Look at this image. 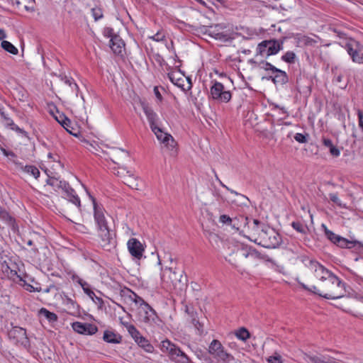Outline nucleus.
<instances>
[{"mask_svg": "<svg viewBox=\"0 0 363 363\" xmlns=\"http://www.w3.org/2000/svg\"><path fill=\"white\" fill-rule=\"evenodd\" d=\"M192 325L194 326L196 333L199 335H202L204 333V326L202 323L199 321V319H193Z\"/></svg>", "mask_w": 363, "mask_h": 363, "instance_id": "44", "label": "nucleus"}, {"mask_svg": "<svg viewBox=\"0 0 363 363\" xmlns=\"http://www.w3.org/2000/svg\"><path fill=\"white\" fill-rule=\"evenodd\" d=\"M0 220L3 222L13 233H17L19 230L16 219L13 213L5 207L0 205Z\"/></svg>", "mask_w": 363, "mask_h": 363, "instance_id": "13", "label": "nucleus"}, {"mask_svg": "<svg viewBox=\"0 0 363 363\" xmlns=\"http://www.w3.org/2000/svg\"><path fill=\"white\" fill-rule=\"evenodd\" d=\"M301 261L307 268L314 272L315 276L321 281H324L327 279L336 281L335 274L326 269L316 260L307 257H303Z\"/></svg>", "mask_w": 363, "mask_h": 363, "instance_id": "5", "label": "nucleus"}, {"mask_svg": "<svg viewBox=\"0 0 363 363\" xmlns=\"http://www.w3.org/2000/svg\"><path fill=\"white\" fill-rule=\"evenodd\" d=\"M72 280L76 281L79 284H80L82 289L88 286V284L84 280H82L81 278H79L77 275H73Z\"/></svg>", "mask_w": 363, "mask_h": 363, "instance_id": "58", "label": "nucleus"}, {"mask_svg": "<svg viewBox=\"0 0 363 363\" xmlns=\"http://www.w3.org/2000/svg\"><path fill=\"white\" fill-rule=\"evenodd\" d=\"M38 314L40 316H44L50 323L56 322L58 317L56 313L48 311L45 308H42L39 310Z\"/></svg>", "mask_w": 363, "mask_h": 363, "instance_id": "30", "label": "nucleus"}, {"mask_svg": "<svg viewBox=\"0 0 363 363\" xmlns=\"http://www.w3.org/2000/svg\"><path fill=\"white\" fill-rule=\"evenodd\" d=\"M267 362L268 363H284L281 355L277 353H275L274 355L269 357Z\"/></svg>", "mask_w": 363, "mask_h": 363, "instance_id": "48", "label": "nucleus"}, {"mask_svg": "<svg viewBox=\"0 0 363 363\" xmlns=\"http://www.w3.org/2000/svg\"><path fill=\"white\" fill-rule=\"evenodd\" d=\"M144 113L150 123V128L152 129L154 126H157L156 122L157 119V113L148 106H143Z\"/></svg>", "mask_w": 363, "mask_h": 363, "instance_id": "25", "label": "nucleus"}, {"mask_svg": "<svg viewBox=\"0 0 363 363\" xmlns=\"http://www.w3.org/2000/svg\"><path fill=\"white\" fill-rule=\"evenodd\" d=\"M71 121L69 120V123L67 122V121H64L63 123H62V126L69 133H70L71 135H73L74 136H77V133H73L72 131H69V128H71Z\"/></svg>", "mask_w": 363, "mask_h": 363, "instance_id": "62", "label": "nucleus"}, {"mask_svg": "<svg viewBox=\"0 0 363 363\" xmlns=\"http://www.w3.org/2000/svg\"><path fill=\"white\" fill-rule=\"evenodd\" d=\"M121 170L118 173L123 178V182L132 189H139V177H135L131 170H126L125 168H122Z\"/></svg>", "mask_w": 363, "mask_h": 363, "instance_id": "16", "label": "nucleus"}, {"mask_svg": "<svg viewBox=\"0 0 363 363\" xmlns=\"http://www.w3.org/2000/svg\"><path fill=\"white\" fill-rule=\"evenodd\" d=\"M167 75H168V78L169 79V80L174 84H175L176 86H177L182 88L183 90H184V88L183 87L184 80L181 76H179L174 72H170L168 73Z\"/></svg>", "mask_w": 363, "mask_h": 363, "instance_id": "31", "label": "nucleus"}, {"mask_svg": "<svg viewBox=\"0 0 363 363\" xmlns=\"http://www.w3.org/2000/svg\"><path fill=\"white\" fill-rule=\"evenodd\" d=\"M179 357L181 358V360L177 361L179 363H194L186 353L184 357Z\"/></svg>", "mask_w": 363, "mask_h": 363, "instance_id": "64", "label": "nucleus"}, {"mask_svg": "<svg viewBox=\"0 0 363 363\" xmlns=\"http://www.w3.org/2000/svg\"><path fill=\"white\" fill-rule=\"evenodd\" d=\"M213 84L210 93L213 100L220 103H228L232 98V94L230 91H225L224 86L222 83L216 80L211 81Z\"/></svg>", "mask_w": 363, "mask_h": 363, "instance_id": "10", "label": "nucleus"}, {"mask_svg": "<svg viewBox=\"0 0 363 363\" xmlns=\"http://www.w3.org/2000/svg\"><path fill=\"white\" fill-rule=\"evenodd\" d=\"M130 294L128 296L129 299L134 302L136 305L138 306V307H141L144 306L145 304L147 303L145 300L138 296L136 293L133 292L131 290H129Z\"/></svg>", "mask_w": 363, "mask_h": 363, "instance_id": "32", "label": "nucleus"}, {"mask_svg": "<svg viewBox=\"0 0 363 363\" xmlns=\"http://www.w3.org/2000/svg\"><path fill=\"white\" fill-rule=\"evenodd\" d=\"M336 280L325 279L321 285L322 292L320 296L325 299H337L345 296L347 284L335 274Z\"/></svg>", "mask_w": 363, "mask_h": 363, "instance_id": "3", "label": "nucleus"}, {"mask_svg": "<svg viewBox=\"0 0 363 363\" xmlns=\"http://www.w3.org/2000/svg\"><path fill=\"white\" fill-rule=\"evenodd\" d=\"M259 67L262 69H264L265 72H267V74H269L268 76H274L276 75V72L272 71V69H270L271 67L272 68H274V67H276L275 66H274L273 65H272L270 62H268L267 61H264V60H262L259 62Z\"/></svg>", "mask_w": 363, "mask_h": 363, "instance_id": "34", "label": "nucleus"}, {"mask_svg": "<svg viewBox=\"0 0 363 363\" xmlns=\"http://www.w3.org/2000/svg\"><path fill=\"white\" fill-rule=\"evenodd\" d=\"M248 218L240 216L239 217H235L232 219V223H230V226L232 228L235 229L236 230H239L242 226L245 228L248 225Z\"/></svg>", "mask_w": 363, "mask_h": 363, "instance_id": "26", "label": "nucleus"}, {"mask_svg": "<svg viewBox=\"0 0 363 363\" xmlns=\"http://www.w3.org/2000/svg\"><path fill=\"white\" fill-rule=\"evenodd\" d=\"M300 42L304 46H308H308L314 47L317 43V41L315 40H314L313 38H312L311 37L306 36V35H303V37H301L300 38Z\"/></svg>", "mask_w": 363, "mask_h": 363, "instance_id": "41", "label": "nucleus"}, {"mask_svg": "<svg viewBox=\"0 0 363 363\" xmlns=\"http://www.w3.org/2000/svg\"><path fill=\"white\" fill-rule=\"evenodd\" d=\"M296 55L293 51H287L281 57V60L289 64H294L295 62Z\"/></svg>", "mask_w": 363, "mask_h": 363, "instance_id": "36", "label": "nucleus"}, {"mask_svg": "<svg viewBox=\"0 0 363 363\" xmlns=\"http://www.w3.org/2000/svg\"><path fill=\"white\" fill-rule=\"evenodd\" d=\"M291 226L297 232L301 233L304 235L307 234V233L308 231V228L307 225L299 222V221L292 222Z\"/></svg>", "mask_w": 363, "mask_h": 363, "instance_id": "35", "label": "nucleus"}, {"mask_svg": "<svg viewBox=\"0 0 363 363\" xmlns=\"http://www.w3.org/2000/svg\"><path fill=\"white\" fill-rule=\"evenodd\" d=\"M110 48L116 55H122L125 48V43L121 38L117 35L113 39H110Z\"/></svg>", "mask_w": 363, "mask_h": 363, "instance_id": "22", "label": "nucleus"}, {"mask_svg": "<svg viewBox=\"0 0 363 363\" xmlns=\"http://www.w3.org/2000/svg\"><path fill=\"white\" fill-rule=\"evenodd\" d=\"M152 131L155 133L158 140H160L164 147L170 151L171 156H176L177 154V143L173 137L167 133H164L160 127L154 126Z\"/></svg>", "mask_w": 363, "mask_h": 363, "instance_id": "9", "label": "nucleus"}, {"mask_svg": "<svg viewBox=\"0 0 363 363\" xmlns=\"http://www.w3.org/2000/svg\"><path fill=\"white\" fill-rule=\"evenodd\" d=\"M303 359L308 363H333L335 359L328 355H314L312 354L304 353Z\"/></svg>", "mask_w": 363, "mask_h": 363, "instance_id": "19", "label": "nucleus"}, {"mask_svg": "<svg viewBox=\"0 0 363 363\" xmlns=\"http://www.w3.org/2000/svg\"><path fill=\"white\" fill-rule=\"evenodd\" d=\"M90 197L93 203L94 222L101 240L100 244L104 249L110 250L111 247H114L116 245V241L111 233L108 221V218L110 216L105 215V209L97 203L93 196H90Z\"/></svg>", "mask_w": 363, "mask_h": 363, "instance_id": "1", "label": "nucleus"}, {"mask_svg": "<svg viewBox=\"0 0 363 363\" xmlns=\"http://www.w3.org/2000/svg\"><path fill=\"white\" fill-rule=\"evenodd\" d=\"M63 191L65 193L66 196L69 198L72 197V195L76 194L75 191L74 189H72L70 185L69 184V187L64 189Z\"/></svg>", "mask_w": 363, "mask_h": 363, "instance_id": "60", "label": "nucleus"}, {"mask_svg": "<svg viewBox=\"0 0 363 363\" xmlns=\"http://www.w3.org/2000/svg\"><path fill=\"white\" fill-rule=\"evenodd\" d=\"M59 77L62 82L69 86H72V84H74V79L71 77H68L65 74H60Z\"/></svg>", "mask_w": 363, "mask_h": 363, "instance_id": "51", "label": "nucleus"}, {"mask_svg": "<svg viewBox=\"0 0 363 363\" xmlns=\"http://www.w3.org/2000/svg\"><path fill=\"white\" fill-rule=\"evenodd\" d=\"M257 253H258V252L255 249L250 248L249 250H245V249L242 250V255L245 257H247L250 255H256Z\"/></svg>", "mask_w": 363, "mask_h": 363, "instance_id": "59", "label": "nucleus"}, {"mask_svg": "<svg viewBox=\"0 0 363 363\" xmlns=\"http://www.w3.org/2000/svg\"><path fill=\"white\" fill-rule=\"evenodd\" d=\"M321 227L324 230V234L330 242L341 248L352 249L358 246L363 250V243L357 240H349L339 235L335 234L329 230L325 224H322Z\"/></svg>", "mask_w": 363, "mask_h": 363, "instance_id": "4", "label": "nucleus"}, {"mask_svg": "<svg viewBox=\"0 0 363 363\" xmlns=\"http://www.w3.org/2000/svg\"><path fill=\"white\" fill-rule=\"evenodd\" d=\"M272 70L276 72V75L267 76L266 79L272 81L276 86H284L289 82V76L285 71L277 67H274Z\"/></svg>", "mask_w": 363, "mask_h": 363, "instance_id": "17", "label": "nucleus"}, {"mask_svg": "<svg viewBox=\"0 0 363 363\" xmlns=\"http://www.w3.org/2000/svg\"><path fill=\"white\" fill-rule=\"evenodd\" d=\"M283 40H265L259 43L256 49V55L267 58L277 54L283 49Z\"/></svg>", "mask_w": 363, "mask_h": 363, "instance_id": "6", "label": "nucleus"}, {"mask_svg": "<svg viewBox=\"0 0 363 363\" xmlns=\"http://www.w3.org/2000/svg\"><path fill=\"white\" fill-rule=\"evenodd\" d=\"M295 89L299 94H310L311 93V85L308 79L299 75L296 77L295 83Z\"/></svg>", "mask_w": 363, "mask_h": 363, "instance_id": "20", "label": "nucleus"}, {"mask_svg": "<svg viewBox=\"0 0 363 363\" xmlns=\"http://www.w3.org/2000/svg\"><path fill=\"white\" fill-rule=\"evenodd\" d=\"M19 277V281L23 282V286L25 287L26 290L30 291V292H40L42 291V289L40 286H34L31 284L26 282V280L23 279L22 277L18 276Z\"/></svg>", "mask_w": 363, "mask_h": 363, "instance_id": "38", "label": "nucleus"}, {"mask_svg": "<svg viewBox=\"0 0 363 363\" xmlns=\"http://www.w3.org/2000/svg\"><path fill=\"white\" fill-rule=\"evenodd\" d=\"M73 330L79 334L93 335L98 331V327L92 323L76 321L72 323Z\"/></svg>", "mask_w": 363, "mask_h": 363, "instance_id": "14", "label": "nucleus"}, {"mask_svg": "<svg viewBox=\"0 0 363 363\" xmlns=\"http://www.w3.org/2000/svg\"><path fill=\"white\" fill-rule=\"evenodd\" d=\"M238 35V34L237 33L227 27V28H224V30L220 33H214V37H213V38L221 43H225L232 42L236 38Z\"/></svg>", "mask_w": 363, "mask_h": 363, "instance_id": "18", "label": "nucleus"}, {"mask_svg": "<svg viewBox=\"0 0 363 363\" xmlns=\"http://www.w3.org/2000/svg\"><path fill=\"white\" fill-rule=\"evenodd\" d=\"M169 356V358L172 361L177 362V357H184L185 352H184L178 346L176 345H174L172 348L169 350V352L167 353Z\"/></svg>", "mask_w": 363, "mask_h": 363, "instance_id": "29", "label": "nucleus"}, {"mask_svg": "<svg viewBox=\"0 0 363 363\" xmlns=\"http://www.w3.org/2000/svg\"><path fill=\"white\" fill-rule=\"evenodd\" d=\"M136 343L139 347L148 353H152L155 350L153 345L144 336L140 337V339L136 342Z\"/></svg>", "mask_w": 363, "mask_h": 363, "instance_id": "28", "label": "nucleus"}, {"mask_svg": "<svg viewBox=\"0 0 363 363\" xmlns=\"http://www.w3.org/2000/svg\"><path fill=\"white\" fill-rule=\"evenodd\" d=\"M357 116L359 119V126L363 132V111L361 110H358Z\"/></svg>", "mask_w": 363, "mask_h": 363, "instance_id": "63", "label": "nucleus"}, {"mask_svg": "<svg viewBox=\"0 0 363 363\" xmlns=\"http://www.w3.org/2000/svg\"><path fill=\"white\" fill-rule=\"evenodd\" d=\"M253 235H257L254 242L265 248H276L281 243V237L270 226L261 223L257 219L253 220L252 227Z\"/></svg>", "mask_w": 363, "mask_h": 363, "instance_id": "2", "label": "nucleus"}, {"mask_svg": "<svg viewBox=\"0 0 363 363\" xmlns=\"http://www.w3.org/2000/svg\"><path fill=\"white\" fill-rule=\"evenodd\" d=\"M294 138L295 140L299 143H308L309 135L308 133L303 134L297 133Z\"/></svg>", "mask_w": 363, "mask_h": 363, "instance_id": "46", "label": "nucleus"}, {"mask_svg": "<svg viewBox=\"0 0 363 363\" xmlns=\"http://www.w3.org/2000/svg\"><path fill=\"white\" fill-rule=\"evenodd\" d=\"M68 200L80 208L81 201L77 194L72 195V196L69 198Z\"/></svg>", "mask_w": 363, "mask_h": 363, "instance_id": "56", "label": "nucleus"}, {"mask_svg": "<svg viewBox=\"0 0 363 363\" xmlns=\"http://www.w3.org/2000/svg\"><path fill=\"white\" fill-rule=\"evenodd\" d=\"M174 344L170 342L169 340H164L161 342L160 350L162 352H169V350L173 347Z\"/></svg>", "mask_w": 363, "mask_h": 363, "instance_id": "47", "label": "nucleus"}, {"mask_svg": "<svg viewBox=\"0 0 363 363\" xmlns=\"http://www.w3.org/2000/svg\"><path fill=\"white\" fill-rule=\"evenodd\" d=\"M208 354L213 356L214 358L225 363H230L234 360V357L227 352L221 342L218 340H213L208 346Z\"/></svg>", "mask_w": 363, "mask_h": 363, "instance_id": "8", "label": "nucleus"}, {"mask_svg": "<svg viewBox=\"0 0 363 363\" xmlns=\"http://www.w3.org/2000/svg\"><path fill=\"white\" fill-rule=\"evenodd\" d=\"M84 291L85 294H86L90 298H91L92 299H94V296L96 297V300L99 301V302H103V300L101 298H99V297H97L95 294V293L91 291L89 287L88 286H85L84 289H83Z\"/></svg>", "mask_w": 363, "mask_h": 363, "instance_id": "52", "label": "nucleus"}, {"mask_svg": "<svg viewBox=\"0 0 363 363\" xmlns=\"http://www.w3.org/2000/svg\"><path fill=\"white\" fill-rule=\"evenodd\" d=\"M342 47L353 62L363 64V45L354 39H349Z\"/></svg>", "mask_w": 363, "mask_h": 363, "instance_id": "7", "label": "nucleus"}, {"mask_svg": "<svg viewBox=\"0 0 363 363\" xmlns=\"http://www.w3.org/2000/svg\"><path fill=\"white\" fill-rule=\"evenodd\" d=\"M236 337L241 340H246L250 337V333L245 328H240L236 333Z\"/></svg>", "mask_w": 363, "mask_h": 363, "instance_id": "43", "label": "nucleus"}, {"mask_svg": "<svg viewBox=\"0 0 363 363\" xmlns=\"http://www.w3.org/2000/svg\"><path fill=\"white\" fill-rule=\"evenodd\" d=\"M123 340L122 335L113 330H106L104 332L103 340L110 344H120Z\"/></svg>", "mask_w": 363, "mask_h": 363, "instance_id": "21", "label": "nucleus"}, {"mask_svg": "<svg viewBox=\"0 0 363 363\" xmlns=\"http://www.w3.org/2000/svg\"><path fill=\"white\" fill-rule=\"evenodd\" d=\"M196 356L201 360H203L206 362L211 361V357L208 355V352H206L201 349H196L194 352Z\"/></svg>", "mask_w": 363, "mask_h": 363, "instance_id": "39", "label": "nucleus"}, {"mask_svg": "<svg viewBox=\"0 0 363 363\" xmlns=\"http://www.w3.org/2000/svg\"><path fill=\"white\" fill-rule=\"evenodd\" d=\"M1 150L4 155H5V156L9 157L11 159H14L16 157V155L13 151L7 150L3 147H1Z\"/></svg>", "mask_w": 363, "mask_h": 363, "instance_id": "61", "label": "nucleus"}, {"mask_svg": "<svg viewBox=\"0 0 363 363\" xmlns=\"http://www.w3.org/2000/svg\"><path fill=\"white\" fill-rule=\"evenodd\" d=\"M224 28H227V26L225 23H218L215 25H211V37H214V33H220Z\"/></svg>", "mask_w": 363, "mask_h": 363, "instance_id": "42", "label": "nucleus"}, {"mask_svg": "<svg viewBox=\"0 0 363 363\" xmlns=\"http://www.w3.org/2000/svg\"><path fill=\"white\" fill-rule=\"evenodd\" d=\"M8 336L13 343L21 345L25 348L30 347V341L27 337L26 329L14 326L8 332Z\"/></svg>", "mask_w": 363, "mask_h": 363, "instance_id": "11", "label": "nucleus"}, {"mask_svg": "<svg viewBox=\"0 0 363 363\" xmlns=\"http://www.w3.org/2000/svg\"><path fill=\"white\" fill-rule=\"evenodd\" d=\"M330 199L332 202L335 203L337 206L340 207L345 206L342 202L341 200L339 199L337 193H331L329 194Z\"/></svg>", "mask_w": 363, "mask_h": 363, "instance_id": "49", "label": "nucleus"}, {"mask_svg": "<svg viewBox=\"0 0 363 363\" xmlns=\"http://www.w3.org/2000/svg\"><path fill=\"white\" fill-rule=\"evenodd\" d=\"M165 35L160 31H158L157 33H155L153 36L151 37V39L157 42L163 41Z\"/></svg>", "mask_w": 363, "mask_h": 363, "instance_id": "57", "label": "nucleus"}, {"mask_svg": "<svg viewBox=\"0 0 363 363\" xmlns=\"http://www.w3.org/2000/svg\"><path fill=\"white\" fill-rule=\"evenodd\" d=\"M128 333L135 342L143 336L135 326H128Z\"/></svg>", "mask_w": 363, "mask_h": 363, "instance_id": "40", "label": "nucleus"}, {"mask_svg": "<svg viewBox=\"0 0 363 363\" xmlns=\"http://www.w3.org/2000/svg\"><path fill=\"white\" fill-rule=\"evenodd\" d=\"M211 26H201L199 27L198 30L201 33L211 37Z\"/></svg>", "mask_w": 363, "mask_h": 363, "instance_id": "55", "label": "nucleus"}, {"mask_svg": "<svg viewBox=\"0 0 363 363\" xmlns=\"http://www.w3.org/2000/svg\"><path fill=\"white\" fill-rule=\"evenodd\" d=\"M127 245L130 254L135 259H141L145 250L142 243L136 238H130L128 241Z\"/></svg>", "mask_w": 363, "mask_h": 363, "instance_id": "15", "label": "nucleus"}, {"mask_svg": "<svg viewBox=\"0 0 363 363\" xmlns=\"http://www.w3.org/2000/svg\"><path fill=\"white\" fill-rule=\"evenodd\" d=\"M91 11L95 21H97L104 17L103 11L100 7L92 8Z\"/></svg>", "mask_w": 363, "mask_h": 363, "instance_id": "45", "label": "nucleus"}, {"mask_svg": "<svg viewBox=\"0 0 363 363\" xmlns=\"http://www.w3.org/2000/svg\"><path fill=\"white\" fill-rule=\"evenodd\" d=\"M46 184L51 186L55 191H58L69 187V183L65 180L60 179L59 177H49L46 181Z\"/></svg>", "mask_w": 363, "mask_h": 363, "instance_id": "23", "label": "nucleus"}, {"mask_svg": "<svg viewBox=\"0 0 363 363\" xmlns=\"http://www.w3.org/2000/svg\"><path fill=\"white\" fill-rule=\"evenodd\" d=\"M103 34L105 37L113 39L117 35L114 33L113 29L111 27H105L103 30Z\"/></svg>", "mask_w": 363, "mask_h": 363, "instance_id": "50", "label": "nucleus"}, {"mask_svg": "<svg viewBox=\"0 0 363 363\" xmlns=\"http://www.w3.org/2000/svg\"><path fill=\"white\" fill-rule=\"evenodd\" d=\"M322 143L325 147L329 148L330 153L332 156L337 157L340 155V150L333 145L330 139L323 137Z\"/></svg>", "mask_w": 363, "mask_h": 363, "instance_id": "27", "label": "nucleus"}, {"mask_svg": "<svg viewBox=\"0 0 363 363\" xmlns=\"http://www.w3.org/2000/svg\"><path fill=\"white\" fill-rule=\"evenodd\" d=\"M232 219L233 218H231L229 216L223 214L220 216L219 222L222 223L223 224L230 225V223H232Z\"/></svg>", "mask_w": 363, "mask_h": 363, "instance_id": "53", "label": "nucleus"}, {"mask_svg": "<svg viewBox=\"0 0 363 363\" xmlns=\"http://www.w3.org/2000/svg\"><path fill=\"white\" fill-rule=\"evenodd\" d=\"M138 315L141 322L149 325L155 323L158 318L155 311L148 303L138 307Z\"/></svg>", "mask_w": 363, "mask_h": 363, "instance_id": "12", "label": "nucleus"}, {"mask_svg": "<svg viewBox=\"0 0 363 363\" xmlns=\"http://www.w3.org/2000/svg\"><path fill=\"white\" fill-rule=\"evenodd\" d=\"M55 118L60 125H62L64 121L69 123V119L62 113H58V115L55 116Z\"/></svg>", "mask_w": 363, "mask_h": 363, "instance_id": "54", "label": "nucleus"}, {"mask_svg": "<svg viewBox=\"0 0 363 363\" xmlns=\"http://www.w3.org/2000/svg\"><path fill=\"white\" fill-rule=\"evenodd\" d=\"M13 164L22 169L23 172L33 176L35 179H38L40 177V172L39 169L34 165H26L23 166L22 162H20L18 160H13Z\"/></svg>", "mask_w": 363, "mask_h": 363, "instance_id": "24", "label": "nucleus"}, {"mask_svg": "<svg viewBox=\"0 0 363 363\" xmlns=\"http://www.w3.org/2000/svg\"><path fill=\"white\" fill-rule=\"evenodd\" d=\"M65 304L67 309L69 310L70 313H74L79 311V305L69 298H67L65 300Z\"/></svg>", "mask_w": 363, "mask_h": 363, "instance_id": "37", "label": "nucleus"}, {"mask_svg": "<svg viewBox=\"0 0 363 363\" xmlns=\"http://www.w3.org/2000/svg\"><path fill=\"white\" fill-rule=\"evenodd\" d=\"M1 45L4 50L11 54L17 55L18 52V49L9 41L2 40Z\"/></svg>", "mask_w": 363, "mask_h": 363, "instance_id": "33", "label": "nucleus"}]
</instances>
